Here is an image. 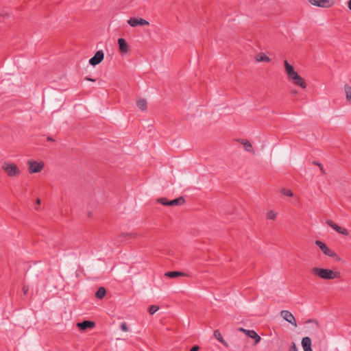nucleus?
<instances>
[{
  "mask_svg": "<svg viewBox=\"0 0 351 351\" xmlns=\"http://www.w3.org/2000/svg\"><path fill=\"white\" fill-rule=\"evenodd\" d=\"M311 272L315 275L323 280H332L339 278L341 273L338 271L332 270L330 269H324L319 267H313Z\"/></svg>",
  "mask_w": 351,
  "mask_h": 351,
  "instance_id": "1",
  "label": "nucleus"
},
{
  "mask_svg": "<svg viewBox=\"0 0 351 351\" xmlns=\"http://www.w3.org/2000/svg\"><path fill=\"white\" fill-rule=\"evenodd\" d=\"M2 169L10 177L18 176L21 173L20 169L14 163L5 162Z\"/></svg>",
  "mask_w": 351,
  "mask_h": 351,
  "instance_id": "2",
  "label": "nucleus"
},
{
  "mask_svg": "<svg viewBox=\"0 0 351 351\" xmlns=\"http://www.w3.org/2000/svg\"><path fill=\"white\" fill-rule=\"evenodd\" d=\"M315 243L317 246H318L320 248L322 252L325 255L328 256L330 257H332L337 261L340 260V258L338 256V255L334 251L330 250L324 242L317 240L315 241Z\"/></svg>",
  "mask_w": 351,
  "mask_h": 351,
  "instance_id": "3",
  "label": "nucleus"
},
{
  "mask_svg": "<svg viewBox=\"0 0 351 351\" xmlns=\"http://www.w3.org/2000/svg\"><path fill=\"white\" fill-rule=\"evenodd\" d=\"M29 165V172L30 173H38L44 168V163L43 162H36L29 160L27 162Z\"/></svg>",
  "mask_w": 351,
  "mask_h": 351,
  "instance_id": "4",
  "label": "nucleus"
},
{
  "mask_svg": "<svg viewBox=\"0 0 351 351\" xmlns=\"http://www.w3.org/2000/svg\"><path fill=\"white\" fill-rule=\"evenodd\" d=\"M313 5L321 8H330L335 3V0H308Z\"/></svg>",
  "mask_w": 351,
  "mask_h": 351,
  "instance_id": "5",
  "label": "nucleus"
},
{
  "mask_svg": "<svg viewBox=\"0 0 351 351\" xmlns=\"http://www.w3.org/2000/svg\"><path fill=\"white\" fill-rule=\"evenodd\" d=\"M104 58V53L103 51H97L93 57L89 60V64L93 66L100 64Z\"/></svg>",
  "mask_w": 351,
  "mask_h": 351,
  "instance_id": "6",
  "label": "nucleus"
},
{
  "mask_svg": "<svg viewBox=\"0 0 351 351\" xmlns=\"http://www.w3.org/2000/svg\"><path fill=\"white\" fill-rule=\"evenodd\" d=\"M280 315L285 319L287 322L292 324L293 326H297V323L295 317L293 314L287 310H282L280 311Z\"/></svg>",
  "mask_w": 351,
  "mask_h": 351,
  "instance_id": "7",
  "label": "nucleus"
},
{
  "mask_svg": "<svg viewBox=\"0 0 351 351\" xmlns=\"http://www.w3.org/2000/svg\"><path fill=\"white\" fill-rule=\"evenodd\" d=\"M128 24L132 27H136L137 25H148L149 22L143 19L130 18L128 21Z\"/></svg>",
  "mask_w": 351,
  "mask_h": 351,
  "instance_id": "8",
  "label": "nucleus"
},
{
  "mask_svg": "<svg viewBox=\"0 0 351 351\" xmlns=\"http://www.w3.org/2000/svg\"><path fill=\"white\" fill-rule=\"evenodd\" d=\"M95 326V322L89 320H85L77 324V326L82 330H85L87 328H93Z\"/></svg>",
  "mask_w": 351,
  "mask_h": 351,
  "instance_id": "9",
  "label": "nucleus"
},
{
  "mask_svg": "<svg viewBox=\"0 0 351 351\" xmlns=\"http://www.w3.org/2000/svg\"><path fill=\"white\" fill-rule=\"evenodd\" d=\"M118 44L119 50L122 53H127L129 50V46L124 38H120L118 39Z\"/></svg>",
  "mask_w": 351,
  "mask_h": 351,
  "instance_id": "10",
  "label": "nucleus"
},
{
  "mask_svg": "<svg viewBox=\"0 0 351 351\" xmlns=\"http://www.w3.org/2000/svg\"><path fill=\"white\" fill-rule=\"evenodd\" d=\"M302 346L303 348L304 351H313L311 349V340L308 337H305L302 338Z\"/></svg>",
  "mask_w": 351,
  "mask_h": 351,
  "instance_id": "11",
  "label": "nucleus"
},
{
  "mask_svg": "<svg viewBox=\"0 0 351 351\" xmlns=\"http://www.w3.org/2000/svg\"><path fill=\"white\" fill-rule=\"evenodd\" d=\"M165 276L170 278H176L180 276H189V274L182 271H172L166 272Z\"/></svg>",
  "mask_w": 351,
  "mask_h": 351,
  "instance_id": "12",
  "label": "nucleus"
},
{
  "mask_svg": "<svg viewBox=\"0 0 351 351\" xmlns=\"http://www.w3.org/2000/svg\"><path fill=\"white\" fill-rule=\"evenodd\" d=\"M293 84L294 85H296L298 86H300L302 88H306V83L305 82V80L300 76L299 75L295 80H293Z\"/></svg>",
  "mask_w": 351,
  "mask_h": 351,
  "instance_id": "13",
  "label": "nucleus"
},
{
  "mask_svg": "<svg viewBox=\"0 0 351 351\" xmlns=\"http://www.w3.org/2000/svg\"><path fill=\"white\" fill-rule=\"evenodd\" d=\"M239 142L243 145L244 149L247 152H253L252 145L251 143L249 141H247L246 139H239Z\"/></svg>",
  "mask_w": 351,
  "mask_h": 351,
  "instance_id": "14",
  "label": "nucleus"
},
{
  "mask_svg": "<svg viewBox=\"0 0 351 351\" xmlns=\"http://www.w3.org/2000/svg\"><path fill=\"white\" fill-rule=\"evenodd\" d=\"M184 203H185V199L182 196L179 197L178 198H176L173 200H169V206H171L182 205Z\"/></svg>",
  "mask_w": 351,
  "mask_h": 351,
  "instance_id": "15",
  "label": "nucleus"
},
{
  "mask_svg": "<svg viewBox=\"0 0 351 351\" xmlns=\"http://www.w3.org/2000/svg\"><path fill=\"white\" fill-rule=\"evenodd\" d=\"M247 336L254 339L255 345L261 341L260 336L254 330H250V331H247Z\"/></svg>",
  "mask_w": 351,
  "mask_h": 351,
  "instance_id": "16",
  "label": "nucleus"
},
{
  "mask_svg": "<svg viewBox=\"0 0 351 351\" xmlns=\"http://www.w3.org/2000/svg\"><path fill=\"white\" fill-rule=\"evenodd\" d=\"M137 107L142 111H145L147 108V103L146 99H140L136 101Z\"/></svg>",
  "mask_w": 351,
  "mask_h": 351,
  "instance_id": "17",
  "label": "nucleus"
},
{
  "mask_svg": "<svg viewBox=\"0 0 351 351\" xmlns=\"http://www.w3.org/2000/svg\"><path fill=\"white\" fill-rule=\"evenodd\" d=\"M284 64H285V69L287 75H291V74L295 72L293 66L292 65H291L290 64H289L287 60L284 61Z\"/></svg>",
  "mask_w": 351,
  "mask_h": 351,
  "instance_id": "18",
  "label": "nucleus"
},
{
  "mask_svg": "<svg viewBox=\"0 0 351 351\" xmlns=\"http://www.w3.org/2000/svg\"><path fill=\"white\" fill-rule=\"evenodd\" d=\"M106 293V290L104 287H99L95 293V297L97 299H102Z\"/></svg>",
  "mask_w": 351,
  "mask_h": 351,
  "instance_id": "19",
  "label": "nucleus"
},
{
  "mask_svg": "<svg viewBox=\"0 0 351 351\" xmlns=\"http://www.w3.org/2000/svg\"><path fill=\"white\" fill-rule=\"evenodd\" d=\"M256 60L257 62H269L270 58L264 53H259L256 56Z\"/></svg>",
  "mask_w": 351,
  "mask_h": 351,
  "instance_id": "20",
  "label": "nucleus"
},
{
  "mask_svg": "<svg viewBox=\"0 0 351 351\" xmlns=\"http://www.w3.org/2000/svg\"><path fill=\"white\" fill-rule=\"evenodd\" d=\"M135 236V233H121L119 234V237L120 238V241H123V239H129L134 237Z\"/></svg>",
  "mask_w": 351,
  "mask_h": 351,
  "instance_id": "21",
  "label": "nucleus"
},
{
  "mask_svg": "<svg viewBox=\"0 0 351 351\" xmlns=\"http://www.w3.org/2000/svg\"><path fill=\"white\" fill-rule=\"evenodd\" d=\"M214 336L219 341H220L221 343H222L223 344L226 345V343L224 341L222 336H221V334L220 333V332L218 330H215L214 331Z\"/></svg>",
  "mask_w": 351,
  "mask_h": 351,
  "instance_id": "22",
  "label": "nucleus"
},
{
  "mask_svg": "<svg viewBox=\"0 0 351 351\" xmlns=\"http://www.w3.org/2000/svg\"><path fill=\"white\" fill-rule=\"evenodd\" d=\"M326 223L331 227L332 229L335 230L337 232L339 231L340 226L335 223L332 220L328 219L326 221Z\"/></svg>",
  "mask_w": 351,
  "mask_h": 351,
  "instance_id": "23",
  "label": "nucleus"
},
{
  "mask_svg": "<svg viewBox=\"0 0 351 351\" xmlns=\"http://www.w3.org/2000/svg\"><path fill=\"white\" fill-rule=\"evenodd\" d=\"M344 91L346 93V98L348 99L349 96L351 95V86L348 84L344 86Z\"/></svg>",
  "mask_w": 351,
  "mask_h": 351,
  "instance_id": "24",
  "label": "nucleus"
},
{
  "mask_svg": "<svg viewBox=\"0 0 351 351\" xmlns=\"http://www.w3.org/2000/svg\"><path fill=\"white\" fill-rule=\"evenodd\" d=\"M280 192L286 195V196H288V197H293V192L291 191V190H288V189H280Z\"/></svg>",
  "mask_w": 351,
  "mask_h": 351,
  "instance_id": "25",
  "label": "nucleus"
},
{
  "mask_svg": "<svg viewBox=\"0 0 351 351\" xmlns=\"http://www.w3.org/2000/svg\"><path fill=\"white\" fill-rule=\"evenodd\" d=\"M157 202H158L164 206H169V200H168L165 197L158 198L157 199Z\"/></svg>",
  "mask_w": 351,
  "mask_h": 351,
  "instance_id": "26",
  "label": "nucleus"
},
{
  "mask_svg": "<svg viewBox=\"0 0 351 351\" xmlns=\"http://www.w3.org/2000/svg\"><path fill=\"white\" fill-rule=\"evenodd\" d=\"M159 309L158 306L151 305L148 308V312L150 315L154 314Z\"/></svg>",
  "mask_w": 351,
  "mask_h": 351,
  "instance_id": "27",
  "label": "nucleus"
},
{
  "mask_svg": "<svg viewBox=\"0 0 351 351\" xmlns=\"http://www.w3.org/2000/svg\"><path fill=\"white\" fill-rule=\"evenodd\" d=\"M306 323H313V324H315L316 329H317V330L320 329V326H319L318 322L316 319H310L306 321Z\"/></svg>",
  "mask_w": 351,
  "mask_h": 351,
  "instance_id": "28",
  "label": "nucleus"
},
{
  "mask_svg": "<svg viewBox=\"0 0 351 351\" xmlns=\"http://www.w3.org/2000/svg\"><path fill=\"white\" fill-rule=\"evenodd\" d=\"M276 214L273 210H270L267 214V219H273V220H274L276 219Z\"/></svg>",
  "mask_w": 351,
  "mask_h": 351,
  "instance_id": "29",
  "label": "nucleus"
},
{
  "mask_svg": "<svg viewBox=\"0 0 351 351\" xmlns=\"http://www.w3.org/2000/svg\"><path fill=\"white\" fill-rule=\"evenodd\" d=\"M300 75L295 71L291 74V75H288V78L289 80H291L292 82L295 80Z\"/></svg>",
  "mask_w": 351,
  "mask_h": 351,
  "instance_id": "30",
  "label": "nucleus"
},
{
  "mask_svg": "<svg viewBox=\"0 0 351 351\" xmlns=\"http://www.w3.org/2000/svg\"><path fill=\"white\" fill-rule=\"evenodd\" d=\"M313 164H314L315 165H317V166H319V169H320V171H321L322 173V174H326V172H325V171L324 169L323 165L321 163L317 162L316 161H314V162H313Z\"/></svg>",
  "mask_w": 351,
  "mask_h": 351,
  "instance_id": "31",
  "label": "nucleus"
},
{
  "mask_svg": "<svg viewBox=\"0 0 351 351\" xmlns=\"http://www.w3.org/2000/svg\"><path fill=\"white\" fill-rule=\"evenodd\" d=\"M339 234H341L343 235H348V231L342 227H340L339 231H337Z\"/></svg>",
  "mask_w": 351,
  "mask_h": 351,
  "instance_id": "32",
  "label": "nucleus"
},
{
  "mask_svg": "<svg viewBox=\"0 0 351 351\" xmlns=\"http://www.w3.org/2000/svg\"><path fill=\"white\" fill-rule=\"evenodd\" d=\"M121 329L124 332L128 331V327L125 322H123L121 324Z\"/></svg>",
  "mask_w": 351,
  "mask_h": 351,
  "instance_id": "33",
  "label": "nucleus"
},
{
  "mask_svg": "<svg viewBox=\"0 0 351 351\" xmlns=\"http://www.w3.org/2000/svg\"><path fill=\"white\" fill-rule=\"evenodd\" d=\"M289 351H298V349H297V347H296L295 343H293V342L292 343Z\"/></svg>",
  "mask_w": 351,
  "mask_h": 351,
  "instance_id": "34",
  "label": "nucleus"
},
{
  "mask_svg": "<svg viewBox=\"0 0 351 351\" xmlns=\"http://www.w3.org/2000/svg\"><path fill=\"white\" fill-rule=\"evenodd\" d=\"M29 291V287L26 285H24L23 287V293L24 295L27 294V293Z\"/></svg>",
  "mask_w": 351,
  "mask_h": 351,
  "instance_id": "35",
  "label": "nucleus"
},
{
  "mask_svg": "<svg viewBox=\"0 0 351 351\" xmlns=\"http://www.w3.org/2000/svg\"><path fill=\"white\" fill-rule=\"evenodd\" d=\"M199 347L198 346H194L191 348L190 351H199Z\"/></svg>",
  "mask_w": 351,
  "mask_h": 351,
  "instance_id": "36",
  "label": "nucleus"
},
{
  "mask_svg": "<svg viewBox=\"0 0 351 351\" xmlns=\"http://www.w3.org/2000/svg\"><path fill=\"white\" fill-rule=\"evenodd\" d=\"M290 93H291V95H297V94H298V90H295V89H294V90H291L290 91Z\"/></svg>",
  "mask_w": 351,
  "mask_h": 351,
  "instance_id": "37",
  "label": "nucleus"
},
{
  "mask_svg": "<svg viewBox=\"0 0 351 351\" xmlns=\"http://www.w3.org/2000/svg\"><path fill=\"white\" fill-rule=\"evenodd\" d=\"M40 202H41L40 199L37 198V199H36V205H37V206L40 205Z\"/></svg>",
  "mask_w": 351,
  "mask_h": 351,
  "instance_id": "38",
  "label": "nucleus"
},
{
  "mask_svg": "<svg viewBox=\"0 0 351 351\" xmlns=\"http://www.w3.org/2000/svg\"><path fill=\"white\" fill-rule=\"evenodd\" d=\"M348 5L349 9L351 10V0L348 1Z\"/></svg>",
  "mask_w": 351,
  "mask_h": 351,
  "instance_id": "39",
  "label": "nucleus"
},
{
  "mask_svg": "<svg viewBox=\"0 0 351 351\" xmlns=\"http://www.w3.org/2000/svg\"><path fill=\"white\" fill-rule=\"evenodd\" d=\"M47 140L48 141H54V140L51 137H48Z\"/></svg>",
  "mask_w": 351,
  "mask_h": 351,
  "instance_id": "40",
  "label": "nucleus"
},
{
  "mask_svg": "<svg viewBox=\"0 0 351 351\" xmlns=\"http://www.w3.org/2000/svg\"><path fill=\"white\" fill-rule=\"evenodd\" d=\"M238 330L241 331V332H243V331H245V328H239L238 329Z\"/></svg>",
  "mask_w": 351,
  "mask_h": 351,
  "instance_id": "41",
  "label": "nucleus"
},
{
  "mask_svg": "<svg viewBox=\"0 0 351 351\" xmlns=\"http://www.w3.org/2000/svg\"><path fill=\"white\" fill-rule=\"evenodd\" d=\"M86 80H88V81H92V82H94V81H95V80L91 79V78H89V77H86Z\"/></svg>",
  "mask_w": 351,
  "mask_h": 351,
  "instance_id": "42",
  "label": "nucleus"
},
{
  "mask_svg": "<svg viewBox=\"0 0 351 351\" xmlns=\"http://www.w3.org/2000/svg\"><path fill=\"white\" fill-rule=\"evenodd\" d=\"M346 100L349 102H351V95L349 96L348 99H346Z\"/></svg>",
  "mask_w": 351,
  "mask_h": 351,
  "instance_id": "43",
  "label": "nucleus"
},
{
  "mask_svg": "<svg viewBox=\"0 0 351 351\" xmlns=\"http://www.w3.org/2000/svg\"><path fill=\"white\" fill-rule=\"evenodd\" d=\"M247 331H250V330H246V329H245V331H243V332H244V333H245V335H247Z\"/></svg>",
  "mask_w": 351,
  "mask_h": 351,
  "instance_id": "44",
  "label": "nucleus"
}]
</instances>
